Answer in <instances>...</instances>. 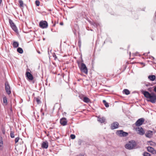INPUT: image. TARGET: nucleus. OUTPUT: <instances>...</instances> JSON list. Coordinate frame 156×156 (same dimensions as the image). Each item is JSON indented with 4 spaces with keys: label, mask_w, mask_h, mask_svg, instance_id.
Here are the masks:
<instances>
[{
    "label": "nucleus",
    "mask_w": 156,
    "mask_h": 156,
    "mask_svg": "<svg viewBox=\"0 0 156 156\" xmlns=\"http://www.w3.org/2000/svg\"><path fill=\"white\" fill-rule=\"evenodd\" d=\"M83 101L87 103H89L90 101V99L87 97H84L83 99Z\"/></svg>",
    "instance_id": "19"
},
{
    "label": "nucleus",
    "mask_w": 156,
    "mask_h": 156,
    "mask_svg": "<svg viewBox=\"0 0 156 156\" xmlns=\"http://www.w3.org/2000/svg\"><path fill=\"white\" fill-rule=\"evenodd\" d=\"M80 70L84 73L87 74L88 73V70L87 67L83 63L81 64V66L80 67Z\"/></svg>",
    "instance_id": "4"
},
{
    "label": "nucleus",
    "mask_w": 156,
    "mask_h": 156,
    "mask_svg": "<svg viewBox=\"0 0 156 156\" xmlns=\"http://www.w3.org/2000/svg\"><path fill=\"white\" fill-rule=\"evenodd\" d=\"M19 139H20V138L19 137H16L15 138V143H16L18 142L19 140Z\"/></svg>",
    "instance_id": "32"
},
{
    "label": "nucleus",
    "mask_w": 156,
    "mask_h": 156,
    "mask_svg": "<svg viewBox=\"0 0 156 156\" xmlns=\"http://www.w3.org/2000/svg\"><path fill=\"white\" fill-rule=\"evenodd\" d=\"M34 101H36L37 104H39L41 103V101L40 100V97H38L36 98H34Z\"/></svg>",
    "instance_id": "20"
},
{
    "label": "nucleus",
    "mask_w": 156,
    "mask_h": 156,
    "mask_svg": "<svg viewBox=\"0 0 156 156\" xmlns=\"http://www.w3.org/2000/svg\"><path fill=\"white\" fill-rule=\"evenodd\" d=\"M145 85H146V86H148V85H148V84H145Z\"/></svg>",
    "instance_id": "40"
},
{
    "label": "nucleus",
    "mask_w": 156,
    "mask_h": 156,
    "mask_svg": "<svg viewBox=\"0 0 156 156\" xmlns=\"http://www.w3.org/2000/svg\"><path fill=\"white\" fill-rule=\"evenodd\" d=\"M143 154L144 156H151V154L147 152H144Z\"/></svg>",
    "instance_id": "28"
},
{
    "label": "nucleus",
    "mask_w": 156,
    "mask_h": 156,
    "mask_svg": "<svg viewBox=\"0 0 156 156\" xmlns=\"http://www.w3.org/2000/svg\"><path fill=\"white\" fill-rule=\"evenodd\" d=\"M150 143H150V144H151V145H152V144H153V143H154V142H152V141L150 142Z\"/></svg>",
    "instance_id": "37"
},
{
    "label": "nucleus",
    "mask_w": 156,
    "mask_h": 156,
    "mask_svg": "<svg viewBox=\"0 0 156 156\" xmlns=\"http://www.w3.org/2000/svg\"><path fill=\"white\" fill-rule=\"evenodd\" d=\"M142 93L144 95V97L148 99L147 101L152 103H155L156 101V95L154 93H150L147 91L143 90L141 91Z\"/></svg>",
    "instance_id": "1"
},
{
    "label": "nucleus",
    "mask_w": 156,
    "mask_h": 156,
    "mask_svg": "<svg viewBox=\"0 0 156 156\" xmlns=\"http://www.w3.org/2000/svg\"><path fill=\"white\" fill-rule=\"evenodd\" d=\"M5 133V132H3V134H4V133Z\"/></svg>",
    "instance_id": "43"
},
{
    "label": "nucleus",
    "mask_w": 156,
    "mask_h": 156,
    "mask_svg": "<svg viewBox=\"0 0 156 156\" xmlns=\"http://www.w3.org/2000/svg\"><path fill=\"white\" fill-rule=\"evenodd\" d=\"M148 90L149 91H151V88H149L148 89Z\"/></svg>",
    "instance_id": "38"
},
{
    "label": "nucleus",
    "mask_w": 156,
    "mask_h": 156,
    "mask_svg": "<svg viewBox=\"0 0 156 156\" xmlns=\"http://www.w3.org/2000/svg\"><path fill=\"white\" fill-rule=\"evenodd\" d=\"M17 51L20 54H22L23 52V50L21 48H18L17 50Z\"/></svg>",
    "instance_id": "24"
},
{
    "label": "nucleus",
    "mask_w": 156,
    "mask_h": 156,
    "mask_svg": "<svg viewBox=\"0 0 156 156\" xmlns=\"http://www.w3.org/2000/svg\"><path fill=\"white\" fill-rule=\"evenodd\" d=\"M3 142L2 140V138L0 136V150H2L3 149Z\"/></svg>",
    "instance_id": "17"
},
{
    "label": "nucleus",
    "mask_w": 156,
    "mask_h": 156,
    "mask_svg": "<svg viewBox=\"0 0 156 156\" xmlns=\"http://www.w3.org/2000/svg\"><path fill=\"white\" fill-rule=\"evenodd\" d=\"M10 137L12 138H14L15 137L14 133L13 132L11 131L10 133Z\"/></svg>",
    "instance_id": "27"
},
{
    "label": "nucleus",
    "mask_w": 156,
    "mask_h": 156,
    "mask_svg": "<svg viewBox=\"0 0 156 156\" xmlns=\"http://www.w3.org/2000/svg\"><path fill=\"white\" fill-rule=\"evenodd\" d=\"M103 102L106 107H108L109 106L108 103L106 102L105 100H103Z\"/></svg>",
    "instance_id": "25"
},
{
    "label": "nucleus",
    "mask_w": 156,
    "mask_h": 156,
    "mask_svg": "<svg viewBox=\"0 0 156 156\" xmlns=\"http://www.w3.org/2000/svg\"><path fill=\"white\" fill-rule=\"evenodd\" d=\"M81 41L80 39H79V41L78 42V45L80 48V47H81Z\"/></svg>",
    "instance_id": "29"
},
{
    "label": "nucleus",
    "mask_w": 156,
    "mask_h": 156,
    "mask_svg": "<svg viewBox=\"0 0 156 156\" xmlns=\"http://www.w3.org/2000/svg\"><path fill=\"white\" fill-rule=\"evenodd\" d=\"M137 133L140 135H143L145 133V132L143 128L141 127H138L136 129Z\"/></svg>",
    "instance_id": "8"
},
{
    "label": "nucleus",
    "mask_w": 156,
    "mask_h": 156,
    "mask_svg": "<svg viewBox=\"0 0 156 156\" xmlns=\"http://www.w3.org/2000/svg\"><path fill=\"white\" fill-rule=\"evenodd\" d=\"M19 3L20 4V7H23V1L21 0L19 1Z\"/></svg>",
    "instance_id": "26"
},
{
    "label": "nucleus",
    "mask_w": 156,
    "mask_h": 156,
    "mask_svg": "<svg viewBox=\"0 0 156 156\" xmlns=\"http://www.w3.org/2000/svg\"><path fill=\"white\" fill-rule=\"evenodd\" d=\"M153 132L151 130L147 131L145 133V136L148 138H151L153 135Z\"/></svg>",
    "instance_id": "15"
},
{
    "label": "nucleus",
    "mask_w": 156,
    "mask_h": 156,
    "mask_svg": "<svg viewBox=\"0 0 156 156\" xmlns=\"http://www.w3.org/2000/svg\"><path fill=\"white\" fill-rule=\"evenodd\" d=\"M136 145V144L134 140H131L126 144L125 148L129 150L132 149L135 147Z\"/></svg>",
    "instance_id": "2"
},
{
    "label": "nucleus",
    "mask_w": 156,
    "mask_h": 156,
    "mask_svg": "<svg viewBox=\"0 0 156 156\" xmlns=\"http://www.w3.org/2000/svg\"><path fill=\"white\" fill-rule=\"evenodd\" d=\"M48 147V142L46 141L42 142L41 144V147L43 148L47 149Z\"/></svg>",
    "instance_id": "13"
},
{
    "label": "nucleus",
    "mask_w": 156,
    "mask_h": 156,
    "mask_svg": "<svg viewBox=\"0 0 156 156\" xmlns=\"http://www.w3.org/2000/svg\"><path fill=\"white\" fill-rule=\"evenodd\" d=\"M92 24L94 25L95 27H96L98 25V23L95 22L93 23Z\"/></svg>",
    "instance_id": "34"
},
{
    "label": "nucleus",
    "mask_w": 156,
    "mask_h": 156,
    "mask_svg": "<svg viewBox=\"0 0 156 156\" xmlns=\"http://www.w3.org/2000/svg\"><path fill=\"white\" fill-rule=\"evenodd\" d=\"M105 120V119L104 117H101L99 116L98 117V121L101 123H102L104 122Z\"/></svg>",
    "instance_id": "16"
},
{
    "label": "nucleus",
    "mask_w": 156,
    "mask_h": 156,
    "mask_svg": "<svg viewBox=\"0 0 156 156\" xmlns=\"http://www.w3.org/2000/svg\"><path fill=\"white\" fill-rule=\"evenodd\" d=\"M147 150L148 152L151 153L153 154H156V150L154 148L150 146H148L147 148Z\"/></svg>",
    "instance_id": "10"
},
{
    "label": "nucleus",
    "mask_w": 156,
    "mask_h": 156,
    "mask_svg": "<svg viewBox=\"0 0 156 156\" xmlns=\"http://www.w3.org/2000/svg\"><path fill=\"white\" fill-rule=\"evenodd\" d=\"M119 126V123L117 122L113 123L111 125V128L112 129H114L118 128Z\"/></svg>",
    "instance_id": "11"
},
{
    "label": "nucleus",
    "mask_w": 156,
    "mask_h": 156,
    "mask_svg": "<svg viewBox=\"0 0 156 156\" xmlns=\"http://www.w3.org/2000/svg\"><path fill=\"white\" fill-rule=\"evenodd\" d=\"M26 76L29 80H32L34 78L33 76L29 72H26Z\"/></svg>",
    "instance_id": "14"
},
{
    "label": "nucleus",
    "mask_w": 156,
    "mask_h": 156,
    "mask_svg": "<svg viewBox=\"0 0 156 156\" xmlns=\"http://www.w3.org/2000/svg\"><path fill=\"white\" fill-rule=\"evenodd\" d=\"M13 47L15 48H17L19 46V43L16 41H14L13 43Z\"/></svg>",
    "instance_id": "21"
},
{
    "label": "nucleus",
    "mask_w": 156,
    "mask_h": 156,
    "mask_svg": "<svg viewBox=\"0 0 156 156\" xmlns=\"http://www.w3.org/2000/svg\"><path fill=\"white\" fill-rule=\"evenodd\" d=\"M144 121V118H140L136 121L135 125L136 126H140L143 124Z\"/></svg>",
    "instance_id": "9"
},
{
    "label": "nucleus",
    "mask_w": 156,
    "mask_h": 156,
    "mask_svg": "<svg viewBox=\"0 0 156 156\" xmlns=\"http://www.w3.org/2000/svg\"><path fill=\"white\" fill-rule=\"evenodd\" d=\"M116 134L120 136H126L128 135V133L124 132L122 130H117Z\"/></svg>",
    "instance_id": "6"
},
{
    "label": "nucleus",
    "mask_w": 156,
    "mask_h": 156,
    "mask_svg": "<svg viewBox=\"0 0 156 156\" xmlns=\"http://www.w3.org/2000/svg\"><path fill=\"white\" fill-rule=\"evenodd\" d=\"M60 123L63 126H65L67 125V121L65 118H62L60 119Z\"/></svg>",
    "instance_id": "12"
},
{
    "label": "nucleus",
    "mask_w": 156,
    "mask_h": 156,
    "mask_svg": "<svg viewBox=\"0 0 156 156\" xmlns=\"http://www.w3.org/2000/svg\"><path fill=\"white\" fill-rule=\"evenodd\" d=\"M52 23H53V21H52Z\"/></svg>",
    "instance_id": "44"
},
{
    "label": "nucleus",
    "mask_w": 156,
    "mask_h": 156,
    "mask_svg": "<svg viewBox=\"0 0 156 156\" xmlns=\"http://www.w3.org/2000/svg\"><path fill=\"white\" fill-rule=\"evenodd\" d=\"M53 57L54 58V59L55 60H56L57 59V57L56 56V55L55 53H54L52 55Z\"/></svg>",
    "instance_id": "31"
},
{
    "label": "nucleus",
    "mask_w": 156,
    "mask_h": 156,
    "mask_svg": "<svg viewBox=\"0 0 156 156\" xmlns=\"http://www.w3.org/2000/svg\"><path fill=\"white\" fill-rule=\"evenodd\" d=\"M35 4L37 6H39L40 5V2L39 1L36 0L35 2Z\"/></svg>",
    "instance_id": "30"
},
{
    "label": "nucleus",
    "mask_w": 156,
    "mask_h": 156,
    "mask_svg": "<svg viewBox=\"0 0 156 156\" xmlns=\"http://www.w3.org/2000/svg\"><path fill=\"white\" fill-rule=\"evenodd\" d=\"M123 93L126 95H129L130 94V92L129 90L126 89H124L123 91Z\"/></svg>",
    "instance_id": "22"
},
{
    "label": "nucleus",
    "mask_w": 156,
    "mask_h": 156,
    "mask_svg": "<svg viewBox=\"0 0 156 156\" xmlns=\"http://www.w3.org/2000/svg\"><path fill=\"white\" fill-rule=\"evenodd\" d=\"M2 2V0H0V4Z\"/></svg>",
    "instance_id": "42"
},
{
    "label": "nucleus",
    "mask_w": 156,
    "mask_h": 156,
    "mask_svg": "<svg viewBox=\"0 0 156 156\" xmlns=\"http://www.w3.org/2000/svg\"><path fill=\"white\" fill-rule=\"evenodd\" d=\"M55 23L53 25V27H55Z\"/></svg>",
    "instance_id": "39"
},
{
    "label": "nucleus",
    "mask_w": 156,
    "mask_h": 156,
    "mask_svg": "<svg viewBox=\"0 0 156 156\" xmlns=\"http://www.w3.org/2000/svg\"><path fill=\"white\" fill-rule=\"evenodd\" d=\"M42 115H44V112H42Z\"/></svg>",
    "instance_id": "41"
},
{
    "label": "nucleus",
    "mask_w": 156,
    "mask_h": 156,
    "mask_svg": "<svg viewBox=\"0 0 156 156\" xmlns=\"http://www.w3.org/2000/svg\"><path fill=\"white\" fill-rule=\"evenodd\" d=\"M5 90L7 94L9 95L11 93L10 89V87L8 82H6L5 83Z\"/></svg>",
    "instance_id": "7"
},
{
    "label": "nucleus",
    "mask_w": 156,
    "mask_h": 156,
    "mask_svg": "<svg viewBox=\"0 0 156 156\" xmlns=\"http://www.w3.org/2000/svg\"><path fill=\"white\" fill-rule=\"evenodd\" d=\"M3 103L5 104V105H7V100L6 97H4L3 98Z\"/></svg>",
    "instance_id": "23"
},
{
    "label": "nucleus",
    "mask_w": 156,
    "mask_h": 156,
    "mask_svg": "<svg viewBox=\"0 0 156 156\" xmlns=\"http://www.w3.org/2000/svg\"><path fill=\"white\" fill-rule=\"evenodd\" d=\"M75 136L74 134H71L70 135V137L72 139H73L75 138Z\"/></svg>",
    "instance_id": "33"
},
{
    "label": "nucleus",
    "mask_w": 156,
    "mask_h": 156,
    "mask_svg": "<svg viewBox=\"0 0 156 156\" xmlns=\"http://www.w3.org/2000/svg\"><path fill=\"white\" fill-rule=\"evenodd\" d=\"M60 24L61 25H63V22H61L60 23Z\"/></svg>",
    "instance_id": "36"
},
{
    "label": "nucleus",
    "mask_w": 156,
    "mask_h": 156,
    "mask_svg": "<svg viewBox=\"0 0 156 156\" xmlns=\"http://www.w3.org/2000/svg\"><path fill=\"white\" fill-rule=\"evenodd\" d=\"M148 78L151 81H153L155 80L156 76L154 75H150L148 76Z\"/></svg>",
    "instance_id": "18"
},
{
    "label": "nucleus",
    "mask_w": 156,
    "mask_h": 156,
    "mask_svg": "<svg viewBox=\"0 0 156 156\" xmlns=\"http://www.w3.org/2000/svg\"><path fill=\"white\" fill-rule=\"evenodd\" d=\"M40 27L43 28H46L48 27V23L46 21H41L39 23Z\"/></svg>",
    "instance_id": "5"
},
{
    "label": "nucleus",
    "mask_w": 156,
    "mask_h": 156,
    "mask_svg": "<svg viewBox=\"0 0 156 156\" xmlns=\"http://www.w3.org/2000/svg\"><path fill=\"white\" fill-rule=\"evenodd\" d=\"M154 91L156 93V85L153 87Z\"/></svg>",
    "instance_id": "35"
},
{
    "label": "nucleus",
    "mask_w": 156,
    "mask_h": 156,
    "mask_svg": "<svg viewBox=\"0 0 156 156\" xmlns=\"http://www.w3.org/2000/svg\"><path fill=\"white\" fill-rule=\"evenodd\" d=\"M9 23L10 24V27L12 30L16 33H18V30L15 24L13 22V21L11 19H9Z\"/></svg>",
    "instance_id": "3"
}]
</instances>
